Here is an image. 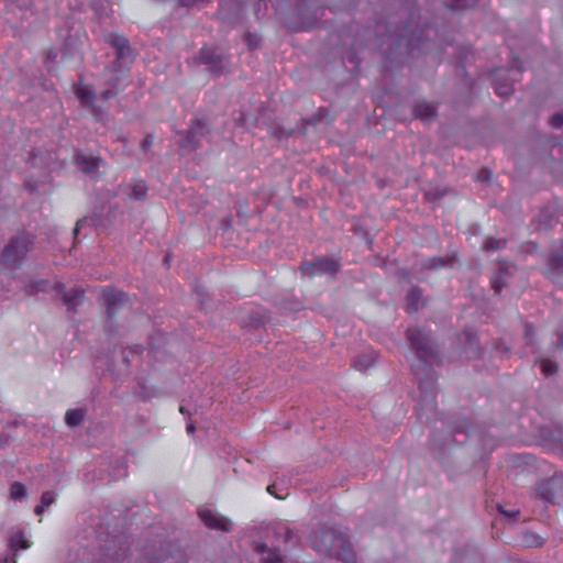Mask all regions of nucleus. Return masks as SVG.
Returning a JSON list of instances; mask_svg holds the SVG:
<instances>
[{
    "mask_svg": "<svg viewBox=\"0 0 563 563\" xmlns=\"http://www.w3.org/2000/svg\"><path fill=\"white\" fill-rule=\"evenodd\" d=\"M407 339L416 351L417 360L412 371L419 384V406L426 413L437 410L435 373L432 361L438 358V350L431 332L420 328H408Z\"/></svg>",
    "mask_w": 563,
    "mask_h": 563,
    "instance_id": "1",
    "label": "nucleus"
},
{
    "mask_svg": "<svg viewBox=\"0 0 563 563\" xmlns=\"http://www.w3.org/2000/svg\"><path fill=\"white\" fill-rule=\"evenodd\" d=\"M99 554L96 563H129L130 543L122 533L110 534L99 532Z\"/></svg>",
    "mask_w": 563,
    "mask_h": 563,
    "instance_id": "2",
    "label": "nucleus"
},
{
    "mask_svg": "<svg viewBox=\"0 0 563 563\" xmlns=\"http://www.w3.org/2000/svg\"><path fill=\"white\" fill-rule=\"evenodd\" d=\"M75 95L80 104L91 113L96 121H106L107 112L101 106L98 104V96L91 86L79 84L76 86Z\"/></svg>",
    "mask_w": 563,
    "mask_h": 563,
    "instance_id": "3",
    "label": "nucleus"
},
{
    "mask_svg": "<svg viewBox=\"0 0 563 563\" xmlns=\"http://www.w3.org/2000/svg\"><path fill=\"white\" fill-rule=\"evenodd\" d=\"M30 240L25 235L13 238L1 254L2 263L11 268L20 266L21 261L29 252Z\"/></svg>",
    "mask_w": 563,
    "mask_h": 563,
    "instance_id": "4",
    "label": "nucleus"
},
{
    "mask_svg": "<svg viewBox=\"0 0 563 563\" xmlns=\"http://www.w3.org/2000/svg\"><path fill=\"white\" fill-rule=\"evenodd\" d=\"M103 301L106 306L108 323L110 328H113L114 319L121 311L129 308V298L121 290L108 289L103 291Z\"/></svg>",
    "mask_w": 563,
    "mask_h": 563,
    "instance_id": "5",
    "label": "nucleus"
},
{
    "mask_svg": "<svg viewBox=\"0 0 563 563\" xmlns=\"http://www.w3.org/2000/svg\"><path fill=\"white\" fill-rule=\"evenodd\" d=\"M106 42L115 49L114 66L125 68L133 62L132 48L125 36L112 33L106 37Z\"/></svg>",
    "mask_w": 563,
    "mask_h": 563,
    "instance_id": "6",
    "label": "nucleus"
},
{
    "mask_svg": "<svg viewBox=\"0 0 563 563\" xmlns=\"http://www.w3.org/2000/svg\"><path fill=\"white\" fill-rule=\"evenodd\" d=\"M340 267V263L334 258L319 257L314 261L303 263L301 265V272L308 277L321 275L333 276L338 273Z\"/></svg>",
    "mask_w": 563,
    "mask_h": 563,
    "instance_id": "7",
    "label": "nucleus"
},
{
    "mask_svg": "<svg viewBox=\"0 0 563 563\" xmlns=\"http://www.w3.org/2000/svg\"><path fill=\"white\" fill-rule=\"evenodd\" d=\"M208 133L209 128L207 123L203 120L196 119L187 131L178 133L180 136L179 144L187 150L197 148Z\"/></svg>",
    "mask_w": 563,
    "mask_h": 563,
    "instance_id": "8",
    "label": "nucleus"
},
{
    "mask_svg": "<svg viewBox=\"0 0 563 563\" xmlns=\"http://www.w3.org/2000/svg\"><path fill=\"white\" fill-rule=\"evenodd\" d=\"M333 542L344 543V533L334 529H320L314 533L312 547L316 551L327 554Z\"/></svg>",
    "mask_w": 563,
    "mask_h": 563,
    "instance_id": "9",
    "label": "nucleus"
},
{
    "mask_svg": "<svg viewBox=\"0 0 563 563\" xmlns=\"http://www.w3.org/2000/svg\"><path fill=\"white\" fill-rule=\"evenodd\" d=\"M199 59L202 64L209 66V70L214 76L223 75L228 71V59L223 55L211 48L203 47L200 51Z\"/></svg>",
    "mask_w": 563,
    "mask_h": 563,
    "instance_id": "10",
    "label": "nucleus"
},
{
    "mask_svg": "<svg viewBox=\"0 0 563 563\" xmlns=\"http://www.w3.org/2000/svg\"><path fill=\"white\" fill-rule=\"evenodd\" d=\"M539 494L544 500L556 503L563 497V474L542 482L539 486Z\"/></svg>",
    "mask_w": 563,
    "mask_h": 563,
    "instance_id": "11",
    "label": "nucleus"
},
{
    "mask_svg": "<svg viewBox=\"0 0 563 563\" xmlns=\"http://www.w3.org/2000/svg\"><path fill=\"white\" fill-rule=\"evenodd\" d=\"M200 520L210 529L229 532L232 529V522L229 518L221 516L209 508L198 510Z\"/></svg>",
    "mask_w": 563,
    "mask_h": 563,
    "instance_id": "12",
    "label": "nucleus"
},
{
    "mask_svg": "<svg viewBox=\"0 0 563 563\" xmlns=\"http://www.w3.org/2000/svg\"><path fill=\"white\" fill-rule=\"evenodd\" d=\"M545 275L554 282L563 277V247L552 250L549 253Z\"/></svg>",
    "mask_w": 563,
    "mask_h": 563,
    "instance_id": "13",
    "label": "nucleus"
},
{
    "mask_svg": "<svg viewBox=\"0 0 563 563\" xmlns=\"http://www.w3.org/2000/svg\"><path fill=\"white\" fill-rule=\"evenodd\" d=\"M75 162L78 168L87 175L96 176L102 159L99 156L88 155L79 152L75 155Z\"/></svg>",
    "mask_w": 563,
    "mask_h": 563,
    "instance_id": "14",
    "label": "nucleus"
},
{
    "mask_svg": "<svg viewBox=\"0 0 563 563\" xmlns=\"http://www.w3.org/2000/svg\"><path fill=\"white\" fill-rule=\"evenodd\" d=\"M515 271L516 267L509 263L500 264L498 272L490 279L492 288L496 295L500 294L501 289L508 285Z\"/></svg>",
    "mask_w": 563,
    "mask_h": 563,
    "instance_id": "15",
    "label": "nucleus"
},
{
    "mask_svg": "<svg viewBox=\"0 0 563 563\" xmlns=\"http://www.w3.org/2000/svg\"><path fill=\"white\" fill-rule=\"evenodd\" d=\"M334 544L329 549L328 555L335 556L344 563H355L356 558L352 550L351 542L344 534V543L333 542Z\"/></svg>",
    "mask_w": 563,
    "mask_h": 563,
    "instance_id": "16",
    "label": "nucleus"
},
{
    "mask_svg": "<svg viewBox=\"0 0 563 563\" xmlns=\"http://www.w3.org/2000/svg\"><path fill=\"white\" fill-rule=\"evenodd\" d=\"M62 298L63 303L66 306L68 311H76L79 306L82 305L85 300L84 290L79 288H71L66 290L63 285V290L58 295Z\"/></svg>",
    "mask_w": 563,
    "mask_h": 563,
    "instance_id": "17",
    "label": "nucleus"
},
{
    "mask_svg": "<svg viewBox=\"0 0 563 563\" xmlns=\"http://www.w3.org/2000/svg\"><path fill=\"white\" fill-rule=\"evenodd\" d=\"M457 258L455 255L445 256V257H429L422 263V268L424 269H440L443 267L452 268L454 267Z\"/></svg>",
    "mask_w": 563,
    "mask_h": 563,
    "instance_id": "18",
    "label": "nucleus"
},
{
    "mask_svg": "<svg viewBox=\"0 0 563 563\" xmlns=\"http://www.w3.org/2000/svg\"><path fill=\"white\" fill-rule=\"evenodd\" d=\"M413 115L422 121H431L435 118L437 112L432 103L419 101L413 107Z\"/></svg>",
    "mask_w": 563,
    "mask_h": 563,
    "instance_id": "19",
    "label": "nucleus"
},
{
    "mask_svg": "<svg viewBox=\"0 0 563 563\" xmlns=\"http://www.w3.org/2000/svg\"><path fill=\"white\" fill-rule=\"evenodd\" d=\"M124 191L130 198L142 201L147 196V186L143 180H135L128 185Z\"/></svg>",
    "mask_w": 563,
    "mask_h": 563,
    "instance_id": "20",
    "label": "nucleus"
},
{
    "mask_svg": "<svg viewBox=\"0 0 563 563\" xmlns=\"http://www.w3.org/2000/svg\"><path fill=\"white\" fill-rule=\"evenodd\" d=\"M32 547V541L29 540L23 531H15L12 533L9 540V548L12 552H16L19 550H26Z\"/></svg>",
    "mask_w": 563,
    "mask_h": 563,
    "instance_id": "21",
    "label": "nucleus"
},
{
    "mask_svg": "<svg viewBox=\"0 0 563 563\" xmlns=\"http://www.w3.org/2000/svg\"><path fill=\"white\" fill-rule=\"evenodd\" d=\"M86 410L82 408L69 409L65 415V422L70 428L80 426L85 419Z\"/></svg>",
    "mask_w": 563,
    "mask_h": 563,
    "instance_id": "22",
    "label": "nucleus"
},
{
    "mask_svg": "<svg viewBox=\"0 0 563 563\" xmlns=\"http://www.w3.org/2000/svg\"><path fill=\"white\" fill-rule=\"evenodd\" d=\"M144 555L148 561L147 563H187L181 553L176 555L172 554L167 556H157L146 551Z\"/></svg>",
    "mask_w": 563,
    "mask_h": 563,
    "instance_id": "23",
    "label": "nucleus"
},
{
    "mask_svg": "<svg viewBox=\"0 0 563 563\" xmlns=\"http://www.w3.org/2000/svg\"><path fill=\"white\" fill-rule=\"evenodd\" d=\"M258 551L262 554V560L266 563H284L282 555L278 552L268 549L266 544H261L258 547Z\"/></svg>",
    "mask_w": 563,
    "mask_h": 563,
    "instance_id": "24",
    "label": "nucleus"
},
{
    "mask_svg": "<svg viewBox=\"0 0 563 563\" xmlns=\"http://www.w3.org/2000/svg\"><path fill=\"white\" fill-rule=\"evenodd\" d=\"M63 290V285L57 282L51 280H38L37 279V292H54L55 296H58Z\"/></svg>",
    "mask_w": 563,
    "mask_h": 563,
    "instance_id": "25",
    "label": "nucleus"
},
{
    "mask_svg": "<svg viewBox=\"0 0 563 563\" xmlns=\"http://www.w3.org/2000/svg\"><path fill=\"white\" fill-rule=\"evenodd\" d=\"M422 298V291L419 288H412L407 296L408 311L417 312L419 309V302Z\"/></svg>",
    "mask_w": 563,
    "mask_h": 563,
    "instance_id": "26",
    "label": "nucleus"
},
{
    "mask_svg": "<svg viewBox=\"0 0 563 563\" xmlns=\"http://www.w3.org/2000/svg\"><path fill=\"white\" fill-rule=\"evenodd\" d=\"M95 216H96L95 219H91V217H85V218L78 220L77 223H76V228L74 230V233L77 234L78 231L80 230V228L82 225H86V224L106 225L109 222L107 220H103L101 218V216L99 213H97V212L95 213Z\"/></svg>",
    "mask_w": 563,
    "mask_h": 563,
    "instance_id": "27",
    "label": "nucleus"
},
{
    "mask_svg": "<svg viewBox=\"0 0 563 563\" xmlns=\"http://www.w3.org/2000/svg\"><path fill=\"white\" fill-rule=\"evenodd\" d=\"M453 441L452 434H449L444 439H439L435 432L432 433V449L434 452L437 450L440 452L446 450Z\"/></svg>",
    "mask_w": 563,
    "mask_h": 563,
    "instance_id": "28",
    "label": "nucleus"
},
{
    "mask_svg": "<svg viewBox=\"0 0 563 563\" xmlns=\"http://www.w3.org/2000/svg\"><path fill=\"white\" fill-rule=\"evenodd\" d=\"M374 363V358L371 355H360L354 360L353 366L356 371L365 372Z\"/></svg>",
    "mask_w": 563,
    "mask_h": 563,
    "instance_id": "29",
    "label": "nucleus"
},
{
    "mask_svg": "<svg viewBox=\"0 0 563 563\" xmlns=\"http://www.w3.org/2000/svg\"><path fill=\"white\" fill-rule=\"evenodd\" d=\"M506 245V240L504 239H494V238H486L483 243V249L485 251H499L504 249Z\"/></svg>",
    "mask_w": 563,
    "mask_h": 563,
    "instance_id": "30",
    "label": "nucleus"
},
{
    "mask_svg": "<svg viewBox=\"0 0 563 563\" xmlns=\"http://www.w3.org/2000/svg\"><path fill=\"white\" fill-rule=\"evenodd\" d=\"M10 496L13 500H22L26 496V488L21 483H13L10 487Z\"/></svg>",
    "mask_w": 563,
    "mask_h": 563,
    "instance_id": "31",
    "label": "nucleus"
},
{
    "mask_svg": "<svg viewBox=\"0 0 563 563\" xmlns=\"http://www.w3.org/2000/svg\"><path fill=\"white\" fill-rule=\"evenodd\" d=\"M55 501V494L53 492H45L41 498V506H37V515H40L46 507Z\"/></svg>",
    "mask_w": 563,
    "mask_h": 563,
    "instance_id": "32",
    "label": "nucleus"
},
{
    "mask_svg": "<svg viewBox=\"0 0 563 563\" xmlns=\"http://www.w3.org/2000/svg\"><path fill=\"white\" fill-rule=\"evenodd\" d=\"M122 69L123 68H119L118 66H114V69L109 71L110 75L107 79V85L109 87H112V84H115L118 87H120L119 81L122 79Z\"/></svg>",
    "mask_w": 563,
    "mask_h": 563,
    "instance_id": "33",
    "label": "nucleus"
},
{
    "mask_svg": "<svg viewBox=\"0 0 563 563\" xmlns=\"http://www.w3.org/2000/svg\"><path fill=\"white\" fill-rule=\"evenodd\" d=\"M541 371L545 376H551L556 373L558 365L550 360H541Z\"/></svg>",
    "mask_w": 563,
    "mask_h": 563,
    "instance_id": "34",
    "label": "nucleus"
},
{
    "mask_svg": "<svg viewBox=\"0 0 563 563\" xmlns=\"http://www.w3.org/2000/svg\"><path fill=\"white\" fill-rule=\"evenodd\" d=\"M496 93L501 97H508L512 93L514 88L509 82H499L496 85Z\"/></svg>",
    "mask_w": 563,
    "mask_h": 563,
    "instance_id": "35",
    "label": "nucleus"
},
{
    "mask_svg": "<svg viewBox=\"0 0 563 563\" xmlns=\"http://www.w3.org/2000/svg\"><path fill=\"white\" fill-rule=\"evenodd\" d=\"M121 90V87H118L115 84H112V87H107L101 93L100 97L102 100L107 101L112 98H114L119 91Z\"/></svg>",
    "mask_w": 563,
    "mask_h": 563,
    "instance_id": "36",
    "label": "nucleus"
},
{
    "mask_svg": "<svg viewBox=\"0 0 563 563\" xmlns=\"http://www.w3.org/2000/svg\"><path fill=\"white\" fill-rule=\"evenodd\" d=\"M246 42H247V46L251 49H255V48H257L260 46V37L257 36V34L247 33L246 34Z\"/></svg>",
    "mask_w": 563,
    "mask_h": 563,
    "instance_id": "37",
    "label": "nucleus"
},
{
    "mask_svg": "<svg viewBox=\"0 0 563 563\" xmlns=\"http://www.w3.org/2000/svg\"><path fill=\"white\" fill-rule=\"evenodd\" d=\"M196 292H197V296H198L197 302L200 306V309H207V307H205V303H206L205 298L207 297L206 291L201 287L197 286L196 287Z\"/></svg>",
    "mask_w": 563,
    "mask_h": 563,
    "instance_id": "38",
    "label": "nucleus"
},
{
    "mask_svg": "<svg viewBox=\"0 0 563 563\" xmlns=\"http://www.w3.org/2000/svg\"><path fill=\"white\" fill-rule=\"evenodd\" d=\"M153 143L154 135L150 133L144 137V140L141 143L142 151L147 152L152 147Z\"/></svg>",
    "mask_w": 563,
    "mask_h": 563,
    "instance_id": "39",
    "label": "nucleus"
},
{
    "mask_svg": "<svg viewBox=\"0 0 563 563\" xmlns=\"http://www.w3.org/2000/svg\"><path fill=\"white\" fill-rule=\"evenodd\" d=\"M499 511L507 518L511 519V520H516L519 515H520V511L517 510V509H512V510H505L503 506H499Z\"/></svg>",
    "mask_w": 563,
    "mask_h": 563,
    "instance_id": "40",
    "label": "nucleus"
},
{
    "mask_svg": "<svg viewBox=\"0 0 563 563\" xmlns=\"http://www.w3.org/2000/svg\"><path fill=\"white\" fill-rule=\"evenodd\" d=\"M551 123H552V125H553V126H555V128H562V126H563V112H561V113H555V114L552 117Z\"/></svg>",
    "mask_w": 563,
    "mask_h": 563,
    "instance_id": "41",
    "label": "nucleus"
},
{
    "mask_svg": "<svg viewBox=\"0 0 563 563\" xmlns=\"http://www.w3.org/2000/svg\"><path fill=\"white\" fill-rule=\"evenodd\" d=\"M295 531L288 527H285L284 529V542L287 543V542H290L294 540L295 538Z\"/></svg>",
    "mask_w": 563,
    "mask_h": 563,
    "instance_id": "42",
    "label": "nucleus"
},
{
    "mask_svg": "<svg viewBox=\"0 0 563 563\" xmlns=\"http://www.w3.org/2000/svg\"><path fill=\"white\" fill-rule=\"evenodd\" d=\"M490 173L487 169H482L481 173L477 175V179L481 181H485L489 178Z\"/></svg>",
    "mask_w": 563,
    "mask_h": 563,
    "instance_id": "43",
    "label": "nucleus"
},
{
    "mask_svg": "<svg viewBox=\"0 0 563 563\" xmlns=\"http://www.w3.org/2000/svg\"><path fill=\"white\" fill-rule=\"evenodd\" d=\"M186 430H187L188 434H192L195 432V430H196V427H195L194 422L187 423Z\"/></svg>",
    "mask_w": 563,
    "mask_h": 563,
    "instance_id": "44",
    "label": "nucleus"
},
{
    "mask_svg": "<svg viewBox=\"0 0 563 563\" xmlns=\"http://www.w3.org/2000/svg\"><path fill=\"white\" fill-rule=\"evenodd\" d=\"M143 351V347L141 345L133 346L130 352L134 354H140Z\"/></svg>",
    "mask_w": 563,
    "mask_h": 563,
    "instance_id": "45",
    "label": "nucleus"
},
{
    "mask_svg": "<svg viewBox=\"0 0 563 563\" xmlns=\"http://www.w3.org/2000/svg\"><path fill=\"white\" fill-rule=\"evenodd\" d=\"M264 322H265V318H264V317H262V318H257V319L255 320V322H254V327H261V325H263V324H264Z\"/></svg>",
    "mask_w": 563,
    "mask_h": 563,
    "instance_id": "46",
    "label": "nucleus"
},
{
    "mask_svg": "<svg viewBox=\"0 0 563 563\" xmlns=\"http://www.w3.org/2000/svg\"><path fill=\"white\" fill-rule=\"evenodd\" d=\"M195 2V0H179L181 5H190Z\"/></svg>",
    "mask_w": 563,
    "mask_h": 563,
    "instance_id": "47",
    "label": "nucleus"
},
{
    "mask_svg": "<svg viewBox=\"0 0 563 563\" xmlns=\"http://www.w3.org/2000/svg\"><path fill=\"white\" fill-rule=\"evenodd\" d=\"M533 332V327L532 325H526V335L527 336H530V334Z\"/></svg>",
    "mask_w": 563,
    "mask_h": 563,
    "instance_id": "48",
    "label": "nucleus"
},
{
    "mask_svg": "<svg viewBox=\"0 0 563 563\" xmlns=\"http://www.w3.org/2000/svg\"><path fill=\"white\" fill-rule=\"evenodd\" d=\"M122 360L125 363V365L128 366L130 361H129V358H128V356L125 355L124 352H122Z\"/></svg>",
    "mask_w": 563,
    "mask_h": 563,
    "instance_id": "49",
    "label": "nucleus"
},
{
    "mask_svg": "<svg viewBox=\"0 0 563 563\" xmlns=\"http://www.w3.org/2000/svg\"><path fill=\"white\" fill-rule=\"evenodd\" d=\"M273 488H274V486H273V485H269V486L267 487V490H268V493H269V494H273Z\"/></svg>",
    "mask_w": 563,
    "mask_h": 563,
    "instance_id": "50",
    "label": "nucleus"
},
{
    "mask_svg": "<svg viewBox=\"0 0 563 563\" xmlns=\"http://www.w3.org/2000/svg\"><path fill=\"white\" fill-rule=\"evenodd\" d=\"M179 410L181 413H185V407L181 406Z\"/></svg>",
    "mask_w": 563,
    "mask_h": 563,
    "instance_id": "51",
    "label": "nucleus"
},
{
    "mask_svg": "<svg viewBox=\"0 0 563 563\" xmlns=\"http://www.w3.org/2000/svg\"><path fill=\"white\" fill-rule=\"evenodd\" d=\"M516 69L520 73L522 70L521 66H517Z\"/></svg>",
    "mask_w": 563,
    "mask_h": 563,
    "instance_id": "52",
    "label": "nucleus"
}]
</instances>
